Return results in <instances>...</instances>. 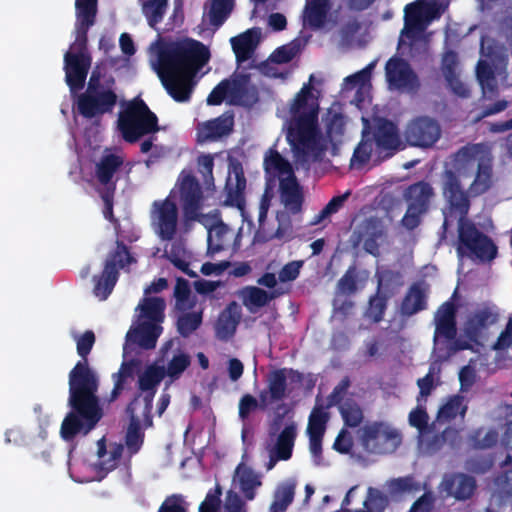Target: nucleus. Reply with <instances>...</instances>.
<instances>
[{
	"label": "nucleus",
	"instance_id": "obj_57",
	"mask_svg": "<svg viewBox=\"0 0 512 512\" xmlns=\"http://www.w3.org/2000/svg\"><path fill=\"white\" fill-rule=\"evenodd\" d=\"M302 266L303 261L300 260L287 263L279 272V281L285 283L295 280Z\"/></svg>",
	"mask_w": 512,
	"mask_h": 512
},
{
	"label": "nucleus",
	"instance_id": "obj_59",
	"mask_svg": "<svg viewBox=\"0 0 512 512\" xmlns=\"http://www.w3.org/2000/svg\"><path fill=\"white\" fill-rule=\"evenodd\" d=\"M213 156L212 155H201L198 158V167L200 173L205 178V183L208 187H211L213 185V176H212V170H213Z\"/></svg>",
	"mask_w": 512,
	"mask_h": 512
},
{
	"label": "nucleus",
	"instance_id": "obj_6",
	"mask_svg": "<svg viewBox=\"0 0 512 512\" xmlns=\"http://www.w3.org/2000/svg\"><path fill=\"white\" fill-rule=\"evenodd\" d=\"M167 287V281L159 278L145 289L144 298L136 308V321L132 324L126 336V345L137 344L142 348H153L162 332L160 326L164 319L165 302L157 296H150L158 293Z\"/></svg>",
	"mask_w": 512,
	"mask_h": 512
},
{
	"label": "nucleus",
	"instance_id": "obj_62",
	"mask_svg": "<svg viewBox=\"0 0 512 512\" xmlns=\"http://www.w3.org/2000/svg\"><path fill=\"white\" fill-rule=\"evenodd\" d=\"M393 490L405 491V492H416L422 489L420 483L416 482L413 477H405L394 480L391 483Z\"/></svg>",
	"mask_w": 512,
	"mask_h": 512
},
{
	"label": "nucleus",
	"instance_id": "obj_2",
	"mask_svg": "<svg viewBox=\"0 0 512 512\" xmlns=\"http://www.w3.org/2000/svg\"><path fill=\"white\" fill-rule=\"evenodd\" d=\"M320 91L314 86V75L291 99L289 104L279 107L277 115L283 120V129L298 167L308 169L319 161L327 149V141L318 136V113Z\"/></svg>",
	"mask_w": 512,
	"mask_h": 512
},
{
	"label": "nucleus",
	"instance_id": "obj_44",
	"mask_svg": "<svg viewBox=\"0 0 512 512\" xmlns=\"http://www.w3.org/2000/svg\"><path fill=\"white\" fill-rule=\"evenodd\" d=\"M405 196L408 206L426 210L432 196V190L426 183H417L407 189Z\"/></svg>",
	"mask_w": 512,
	"mask_h": 512
},
{
	"label": "nucleus",
	"instance_id": "obj_22",
	"mask_svg": "<svg viewBox=\"0 0 512 512\" xmlns=\"http://www.w3.org/2000/svg\"><path fill=\"white\" fill-rule=\"evenodd\" d=\"M340 19L339 5L335 0H307L303 24L313 29L331 30Z\"/></svg>",
	"mask_w": 512,
	"mask_h": 512
},
{
	"label": "nucleus",
	"instance_id": "obj_17",
	"mask_svg": "<svg viewBox=\"0 0 512 512\" xmlns=\"http://www.w3.org/2000/svg\"><path fill=\"white\" fill-rule=\"evenodd\" d=\"M116 102L117 95L112 87L100 84L93 72L86 92L78 98L77 107L84 117L98 118L111 112Z\"/></svg>",
	"mask_w": 512,
	"mask_h": 512
},
{
	"label": "nucleus",
	"instance_id": "obj_18",
	"mask_svg": "<svg viewBox=\"0 0 512 512\" xmlns=\"http://www.w3.org/2000/svg\"><path fill=\"white\" fill-rule=\"evenodd\" d=\"M198 221L207 229L208 255L213 256L220 251L234 249L240 245L242 228L237 231L230 228L220 219L217 211L202 215Z\"/></svg>",
	"mask_w": 512,
	"mask_h": 512
},
{
	"label": "nucleus",
	"instance_id": "obj_52",
	"mask_svg": "<svg viewBox=\"0 0 512 512\" xmlns=\"http://www.w3.org/2000/svg\"><path fill=\"white\" fill-rule=\"evenodd\" d=\"M387 505V499L377 489L369 488L364 507L358 512H383Z\"/></svg>",
	"mask_w": 512,
	"mask_h": 512
},
{
	"label": "nucleus",
	"instance_id": "obj_13",
	"mask_svg": "<svg viewBox=\"0 0 512 512\" xmlns=\"http://www.w3.org/2000/svg\"><path fill=\"white\" fill-rule=\"evenodd\" d=\"M264 167L269 178L278 179L280 198L284 207L292 213H297L301 208L303 194L291 165L278 152L270 150L265 155Z\"/></svg>",
	"mask_w": 512,
	"mask_h": 512
},
{
	"label": "nucleus",
	"instance_id": "obj_39",
	"mask_svg": "<svg viewBox=\"0 0 512 512\" xmlns=\"http://www.w3.org/2000/svg\"><path fill=\"white\" fill-rule=\"evenodd\" d=\"M442 72L455 94L459 96H466L468 94L466 85L458 78L457 56L455 53L448 51L443 55Z\"/></svg>",
	"mask_w": 512,
	"mask_h": 512
},
{
	"label": "nucleus",
	"instance_id": "obj_33",
	"mask_svg": "<svg viewBox=\"0 0 512 512\" xmlns=\"http://www.w3.org/2000/svg\"><path fill=\"white\" fill-rule=\"evenodd\" d=\"M271 195L268 191H266L261 199L259 206V215H258V231L256 233V238L259 240H268L273 237L282 238L289 228V221L286 218L284 213H278L276 218L278 225L277 227L273 224L270 225L266 222L267 212L270 207Z\"/></svg>",
	"mask_w": 512,
	"mask_h": 512
},
{
	"label": "nucleus",
	"instance_id": "obj_64",
	"mask_svg": "<svg viewBox=\"0 0 512 512\" xmlns=\"http://www.w3.org/2000/svg\"><path fill=\"white\" fill-rule=\"evenodd\" d=\"M512 344V319L506 325L505 330L498 337L497 342L493 348L495 350H504Z\"/></svg>",
	"mask_w": 512,
	"mask_h": 512
},
{
	"label": "nucleus",
	"instance_id": "obj_55",
	"mask_svg": "<svg viewBox=\"0 0 512 512\" xmlns=\"http://www.w3.org/2000/svg\"><path fill=\"white\" fill-rule=\"evenodd\" d=\"M220 496L221 490L218 486L210 490L200 505L199 512H220L222 508Z\"/></svg>",
	"mask_w": 512,
	"mask_h": 512
},
{
	"label": "nucleus",
	"instance_id": "obj_28",
	"mask_svg": "<svg viewBox=\"0 0 512 512\" xmlns=\"http://www.w3.org/2000/svg\"><path fill=\"white\" fill-rule=\"evenodd\" d=\"M268 390L262 391L259 395L260 405L266 408L271 402L283 399L287 393L291 392L294 384L301 382V376L297 372L289 369H280L272 371L268 375Z\"/></svg>",
	"mask_w": 512,
	"mask_h": 512
},
{
	"label": "nucleus",
	"instance_id": "obj_9",
	"mask_svg": "<svg viewBox=\"0 0 512 512\" xmlns=\"http://www.w3.org/2000/svg\"><path fill=\"white\" fill-rule=\"evenodd\" d=\"M122 451L120 444L102 438L97 441L94 452L81 461L69 463L70 477L79 483L101 481L117 467Z\"/></svg>",
	"mask_w": 512,
	"mask_h": 512
},
{
	"label": "nucleus",
	"instance_id": "obj_11",
	"mask_svg": "<svg viewBox=\"0 0 512 512\" xmlns=\"http://www.w3.org/2000/svg\"><path fill=\"white\" fill-rule=\"evenodd\" d=\"M160 379L154 369L147 371L140 379V395L128 407L131 422L126 435V447L130 455L139 451L143 443L140 431L142 425H151L150 409L153 400V385Z\"/></svg>",
	"mask_w": 512,
	"mask_h": 512
},
{
	"label": "nucleus",
	"instance_id": "obj_42",
	"mask_svg": "<svg viewBox=\"0 0 512 512\" xmlns=\"http://www.w3.org/2000/svg\"><path fill=\"white\" fill-rule=\"evenodd\" d=\"M296 482L287 480L279 484L274 493V500L270 506L271 512H283L294 498Z\"/></svg>",
	"mask_w": 512,
	"mask_h": 512
},
{
	"label": "nucleus",
	"instance_id": "obj_10",
	"mask_svg": "<svg viewBox=\"0 0 512 512\" xmlns=\"http://www.w3.org/2000/svg\"><path fill=\"white\" fill-rule=\"evenodd\" d=\"M445 5L436 0H417L405 7V25L399 39V50L424 47L427 39L425 30L445 10Z\"/></svg>",
	"mask_w": 512,
	"mask_h": 512
},
{
	"label": "nucleus",
	"instance_id": "obj_4",
	"mask_svg": "<svg viewBox=\"0 0 512 512\" xmlns=\"http://www.w3.org/2000/svg\"><path fill=\"white\" fill-rule=\"evenodd\" d=\"M74 339L83 360L69 374V405L73 410L64 418L60 430L61 437L66 441L78 434H87L102 416L96 396L98 377L86 360L95 342L94 333L86 331L80 336L75 335Z\"/></svg>",
	"mask_w": 512,
	"mask_h": 512
},
{
	"label": "nucleus",
	"instance_id": "obj_23",
	"mask_svg": "<svg viewBox=\"0 0 512 512\" xmlns=\"http://www.w3.org/2000/svg\"><path fill=\"white\" fill-rule=\"evenodd\" d=\"M296 436L297 425L293 421H288L278 435L270 434L265 443V452L269 457L265 464L267 471L272 470L278 461L291 458Z\"/></svg>",
	"mask_w": 512,
	"mask_h": 512
},
{
	"label": "nucleus",
	"instance_id": "obj_16",
	"mask_svg": "<svg viewBox=\"0 0 512 512\" xmlns=\"http://www.w3.org/2000/svg\"><path fill=\"white\" fill-rule=\"evenodd\" d=\"M150 224L154 233L163 241H171L175 238L182 240L183 232L187 233L189 225L179 227L178 208L170 198L156 200L150 209Z\"/></svg>",
	"mask_w": 512,
	"mask_h": 512
},
{
	"label": "nucleus",
	"instance_id": "obj_1",
	"mask_svg": "<svg viewBox=\"0 0 512 512\" xmlns=\"http://www.w3.org/2000/svg\"><path fill=\"white\" fill-rule=\"evenodd\" d=\"M492 185V158L489 148L484 144H471L461 148L454 156L451 167L444 176V196L450 204V218L459 216L458 254L462 257L466 251L480 260H491L496 255L495 245L481 235L473 225L464 221L469 203L464 189L470 195H480Z\"/></svg>",
	"mask_w": 512,
	"mask_h": 512
},
{
	"label": "nucleus",
	"instance_id": "obj_47",
	"mask_svg": "<svg viewBox=\"0 0 512 512\" xmlns=\"http://www.w3.org/2000/svg\"><path fill=\"white\" fill-rule=\"evenodd\" d=\"M142 5V11L146 16L148 23L154 27L162 20L165 13L167 0H139Z\"/></svg>",
	"mask_w": 512,
	"mask_h": 512
},
{
	"label": "nucleus",
	"instance_id": "obj_49",
	"mask_svg": "<svg viewBox=\"0 0 512 512\" xmlns=\"http://www.w3.org/2000/svg\"><path fill=\"white\" fill-rule=\"evenodd\" d=\"M233 5V0H212L207 17L212 25L219 26L227 18Z\"/></svg>",
	"mask_w": 512,
	"mask_h": 512
},
{
	"label": "nucleus",
	"instance_id": "obj_31",
	"mask_svg": "<svg viewBox=\"0 0 512 512\" xmlns=\"http://www.w3.org/2000/svg\"><path fill=\"white\" fill-rule=\"evenodd\" d=\"M386 79L390 89L412 91L418 86V80L409 64L401 58H391L385 67Z\"/></svg>",
	"mask_w": 512,
	"mask_h": 512
},
{
	"label": "nucleus",
	"instance_id": "obj_63",
	"mask_svg": "<svg viewBox=\"0 0 512 512\" xmlns=\"http://www.w3.org/2000/svg\"><path fill=\"white\" fill-rule=\"evenodd\" d=\"M476 379V372L471 364L463 367L459 372V381L461 385V391H468L474 384Z\"/></svg>",
	"mask_w": 512,
	"mask_h": 512
},
{
	"label": "nucleus",
	"instance_id": "obj_46",
	"mask_svg": "<svg viewBox=\"0 0 512 512\" xmlns=\"http://www.w3.org/2000/svg\"><path fill=\"white\" fill-rule=\"evenodd\" d=\"M428 415L425 410L418 406L409 414V424L419 431V447L422 451L429 452V448L425 446L428 437L427 431Z\"/></svg>",
	"mask_w": 512,
	"mask_h": 512
},
{
	"label": "nucleus",
	"instance_id": "obj_58",
	"mask_svg": "<svg viewBox=\"0 0 512 512\" xmlns=\"http://www.w3.org/2000/svg\"><path fill=\"white\" fill-rule=\"evenodd\" d=\"M132 375V367L129 364H122L118 373L113 375L114 389L112 391L111 399H115L120 391L123 389V384L128 377Z\"/></svg>",
	"mask_w": 512,
	"mask_h": 512
},
{
	"label": "nucleus",
	"instance_id": "obj_45",
	"mask_svg": "<svg viewBox=\"0 0 512 512\" xmlns=\"http://www.w3.org/2000/svg\"><path fill=\"white\" fill-rule=\"evenodd\" d=\"M369 275L366 271L357 272L355 269H349L339 280L338 288L340 292L350 294L362 288Z\"/></svg>",
	"mask_w": 512,
	"mask_h": 512
},
{
	"label": "nucleus",
	"instance_id": "obj_51",
	"mask_svg": "<svg viewBox=\"0 0 512 512\" xmlns=\"http://www.w3.org/2000/svg\"><path fill=\"white\" fill-rule=\"evenodd\" d=\"M342 418L347 426L355 427L363 419V414L359 406L352 401H345L339 406Z\"/></svg>",
	"mask_w": 512,
	"mask_h": 512
},
{
	"label": "nucleus",
	"instance_id": "obj_32",
	"mask_svg": "<svg viewBox=\"0 0 512 512\" xmlns=\"http://www.w3.org/2000/svg\"><path fill=\"white\" fill-rule=\"evenodd\" d=\"M376 62H371L365 68L358 71L357 73L350 75L344 79L343 90L352 91L355 90L356 94L353 99L355 105L360 109H365L370 104V90L371 83L370 78L373 69L375 68Z\"/></svg>",
	"mask_w": 512,
	"mask_h": 512
},
{
	"label": "nucleus",
	"instance_id": "obj_48",
	"mask_svg": "<svg viewBox=\"0 0 512 512\" xmlns=\"http://www.w3.org/2000/svg\"><path fill=\"white\" fill-rule=\"evenodd\" d=\"M242 297L245 306L252 312L266 305L272 298L266 291L258 287L244 289Z\"/></svg>",
	"mask_w": 512,
	"mask_h": 512
},
{
	"label": "nucleus",
	"instance_id": "obj_43",
	"mask_svg": "<svg viewBox=\"0 0 512 512\" xmlns=\"http://www.w3.org/2000/svg\"><path fill=\"white\" fill-rule=\"evenodd\" d=\"M239 320V313L236 305H231L228 309L223 311L219 316L217 322V336L221 339H228L231 337L237 327Z\"/></svg>",
	"mask_w": 512,
	"mask_h": 512
},
{
	"label": "nucleus",
	"instance_id": "obj_37",
	"mask_svg": "<svg viewBox=\"0 0 512 512\" xmlns=\"http://www.w3.org/2000/svg\"><path fill=\"white\" fill-rule=\"evenodd\" d=\"M475 489V481L473 478L463 474L446 476L441 485L440 492L447 493L456 499H466L470 497Z\"/></svg>",
	"mask_w": 512,
	"mask_h": 512
},
{
	"label": "nucleus",
	"instance_id": "obj_29",
	"mask_svg": "<svg viewBox=\"0 0 512 512\" xmlns=\"http://www.w3.org/2000/svg\"><path fill=\"white\" fill-rule=\"evenodd\" d=\"M246 188V179L244 177L243 168L238 162H230L228 176L226 179V200L225 204L231 207H235L239 214L241 221L248 222L251 225L248 215L245 211V197L244 191Z\"/></svg>",
	"mask_w": 512,
	"mask_h": 512
},
{
	"label": "nucleus",
	"instance_id": "obj_41",
	"mask_svg": "<svg viewBox=\"0 0 512 512\" xmlns=\"http://www.w3.org/2000/svg\"><path fill=\"white\" fill-rule=\"evenodd\" d=\"M427 288L423 284L412 286L402 303V311L404 314L412 315L426 306Z\"/></svg>",
	"mask_w": 512,
	"mask_h": 512
},
{
	"label": "nucleus",
	"instance_id": "obj_21",
	"mask_svg": "<svg viewBox=\"0 0 512 512\" xmlns=\"http://www.w3.org/2000/svg\"><path fill=\"white\" fill-rule=\"evenodd\" d=\"M224 100L231 104L249 105L255 101V90L250 86L246 76L224 80L212 90L207 102L210 105H218Z\"/></svg>",
	"mask_w": 512,
	"mask_h": 512
},
{
	"label": "nucleus",
	"instance_id": "obj_25",
	"mask_svg": "<svg viewBox=\"0 0 512 512\" xmlns=\"http://www.w3.org/2000/svg\"><path fill=\"white\" fill-rule=\"evenodd\" d=\"M133 261L125 246L118 244L115 254L107 259L102 275L94 279V294L100 300H105L116 284L117 267L125 268Z\"/></svg>",
	"mask_w": 512,
	"mask_h": 512
},
{
	"label": "nucleus",
	"instance_id": "obj_12",
	"mask_svg": "<svg viewBox=\"0 0 512 512\" xmlns=\"http://www.w3.org/2000/svg\"><path fill=\"white\" fill-rule=\"evenodd\" d=\"M213 190L207 186L206 191L202 192L197 180L189 171H182L173 189L170 191L168 198L176 203L178 201L182 205L185 227L188 222L199 220L203 213V209L209 206L210 200L213 199Z\"/></svg>",
	"mask_w": 512,
	"mask_h": 512
},
{
	"label": "nucleus",
	"instance_id": "obj_30",
	"mask_svg": "<svg viewBox=\"0 0 512 512\" xmlns=\"http://www.w3.org/2000/svg\"><path fill=\"white\" fill-rule=\"evenodd\" d=\"M405 136L413 146L429 147L439 139L440 127L429 117H419L407 126Z\"/></svg>",
	"mask_w": 512,
	"mask_h": 512
},
{
	"label": "nucleus",
	"instance_id": "obj_60",
	"mask_svg": "<svg viewBox=\"0 0 512 512\" xmlns=\"http://www.w3.org/2000/svg\"><path fill=\"white\" fill-rule=\"evenodd\" d=\"M225 512H247V507L241 497L234 491H228L225 503Z\"/></svg>",
	"mask_w": 512,
	"mask_h": 512
},
{
	"label": "nucleus",
	"instance_id": "obj_15",
	"mask_svg": "<svg viewBox=\"0 0 512 512\" xmlns=\"http://www.w3.org/2000/svg\"><path fill=\"white\" fill-rule=\"evenodd\" d=\"M506 64L507 56L502 47L483 38L476 75L484 95L494 93L498 87V79H505Z\"/></svg>",
	"mask_w": 512,
	"mask_h": 512
},
{
	"label": "nucleus",
	"instance_id": "obj_50",
	"mask_svg": "<svg viewBox=\"0 0 512 512\" xmlns=\"http://www.w3.org/2000/svg\"><path fill=\"white\" fill-rule=\"evenodd\" d=\"M368 238L364 240V249L373 255L378 254V248L380 243L383 242L384 236L382 229H380L376 221H369L367 224Z\"/></svg>",
	"mask_w": 512,
	"mask_h": 512
},
{
	"label": "nucleus",
	"instance_id": "obj_24",
	"mask_svg": "<svg viewBox=\"0 0 512 512\" xmlns=\"http://www.w3.org/2000/svg\"><path fill=\"white\" fill-rule=\"evenodd\" d=\"M322 123L325 129V136L318 131V136L327 141L328 151L331 149L335 154L338 146L344 141L345 136L350 129V121L344 115L342 106L339 103H333L322 117Z\"/></svg>",
	"mask_w": 512,
	"mask_h": 512
},
{
	"label": "nucleus",
	"instance_id": "obj_61",
	"mask_svg": "<svg viewBox=\"0 0 512 512\" xmlns=\"http://www.w3.org/2000/svg\"><path fill=\"white\" fill-rule=\"evenodd\" d=\"M158 512H187V503L181 496L167 498Z\"/></svg>",
	"mask_w": 512,
	"mask_h": 512
},
{
	"label": "nucleus",
	"instance_id": "obj_34",
	"mask_svg": "<svg viewBox=\"0 0 512 512\" xmlns=\"http://www.w3.org/2000/svg\"><path fill=\"white\" fill-rule=\"evenodd\" d=\"M233 117L229 114L213 120L199 123L197 126V140L199 142L216 141L227 136L232 131Z\"/></svg>",
	"mask_w": 512,
	"mask_h": 512
},
{
	"label": "nucleus",
	"instance_id": "obj_19",
	"mask_svg": "<svg viewBox=\"0 0 512 512\" xmlns=\"http://www.w3.org/2000/svg\"><path fill=\"white\" fill-rule=\"evenodd\" d=\"M363 448L371 453H390L401 443V435L397 429L387 423H372L360 431Z\"/></svg>",
	"mask_w": 512,
	"mask_h": 512
},
{
	"label": "nucleus",
	"instance_id": "obj_20",
	"mask_svg": "<svg viewBox=\"0 0 512 512\" xmlns=\"http://www.w3.org/2000/svg\"><path fill=\"white\" fill-rule=\"evenodd\" d=\"M123 164V157L119 152L105 150L96 166V177L103 186L100 191L104 202L103 214L108 220H112V195L115 188L114 176Z\"/></svg>",
	"mask_w": 512,
	"mask_h": 512
},
{
	"label": "nucleus",
	"instance_id": "obj_5",
	"mask_svg": "<svg viewBox=\"0 0 512 512\" xmlns=\"http://www.w3.org/2000/svg\"><path fill=\"white\" fill-rule=\"evenodd\" d=\"M98 0H76V37L64 55L66 82L72 92L83 87L91 64L86 50V34L94 24Z\"/></svg>",
	"mask_w": 512,
	"mask_h": 512
},
{
	"label": "nucleus",
	"instance_id": "obj_14",
	"mask_svg": "<svg viewBox=\"0 0 512 512\" xmlns=\"http://www.w3.org/2000/svg\"><path fill=\"white\" fill-rule=\"evenodd\" d=\"M117 128L125 141L135 142L158 130L157 117L142 100L134 99L119 113Z\"/></svg>",
	"mask_w": 512,
	"mask_h": 512
},
{
	"label": "nucleus",
	"instance_id": "obj_8",
	"mask_svg": "<svg viewBox=\"0 0 512 512\" xmlns=\"http://www.w3.org/2000/svg\"><path fill=\"white\" fill-rule=\"evenodd\" d=\"M363 131L362 140L354 149L350 160L352 169H362L369 163L373 151L379 157H386L397 150L400 145V138L395 125L382 118H373L370 126L369 119L362 115Z\"/></svg>",
	"mask_w": 512,
	"mask_h": 512
},
{
	"label": "nucleus",
	"instance_id": "obj_3",
	"mask_svg": "<svg viewBox=\"0 0 512 512\" xmlns=\"http://www.w3.org/2000/svg\"><path fill=\"white\" fill-rule=\"evenodd\" d=\"M208 49L200 42L184 39L150 45L149 61L169 95L178 102L190 98L193 78L209 60Z\"/></svg>",
	"mask_w": 512,
	"mask_h": 512
},
{
	"label": "nucleus",
	"instance_id": "obj_27",
	"mask_svg": "<svg viewBox=\"0 0 512 512\" xmlns=\"http://www.w3.org/2000/svg\"><path fill=\"white\" fill-rule=\"evenodd\" d=\"M329 419L327 409L320 404L313 408L307 426V435L309 437V451L312 462L315 466H327L329 463L322 456V438L326 430V424Z\"/></svg>",
	"mask_w": 512,
	"mask_h": 512
},
{
	"label": "nucleus",
	"instance_id": "obj_36",
	"mask_svg": "<svg viewBox=\"0 0 512 512\" xmlns=\"http://www.w3.org/2000/svg\"><path fill=\"white\" fill-rule=\"evenodd\" d=\"M496 321V314L487 307L478 308L472 311L465 324L464 333L471 340H477L483 331Z\"/></svg>",
	"mask_w": 512,
	"mask_h": 512
},
{
	"label": "nucleus",
	"instance_id": "obj_7",
	"mask_svg": "<svg viewBox=\"0 0 512 512\" xmlns=\"http://www.w3.org/2000/svg\"><path fill=\"white\" fill-rule=\"evenodd\" d=\"M435 333L433 357L435 363L430 367L429 373L418 380L421 396H428L438 378L439 367L437 362L448 359L453 353L460 349H466L468 344H461L455 339V307L451 302L444 303L435 314Z\"/></svg>",
	"mask_w": 512,
	"mask_h": 512
},
{
	"label": "nucleus",
	"instance_id": "obj_35",
	"mask_svg": "<svg viewBox=\"0 0 512 512\" xmlns=\"http://www.w3.org/2000/svg\"><path fill=\"white\" fill-rule=\"evenodd\" d=\"M262 474L241 462L235 469L233 483L244 497L251 501L256 496V490L262 485Z\"/></svg>",
	"mask_w": 512,
	"mask_h": 512
},
{
	"label": "nucleus",
	"instance_id": "obj_56",
	"mask_svg": "<svg viewBox=\"0 0 512 512\" xmlns=\"http://www.w3.org/2000/svg\"><path fill=\"white\" fill-rule=\"evenodd\" d=\"M297 53V47L294 43L278 48L270 57L271 63H286L289 62Z\"/></svg>",
	"mask_w": 512,
	"mask_h": 512
},
{
	"label": "nucleus",
	"instance_id": "obj_38",
	"mask_svg": "<svg viewBox=\"0 0 512 512\" xmlns=\"http://www.w3.org/2000/svg\"><path fill=\"white\" fill-rule=\"evenodd\" d=\"M261 38V30L258 28L249 29L243 34L231 38L233 51L238 61L249 59L257 47Z\"/></svg>",
	"mask_w": 512,
	"mask_h": 512
},
{
	"label": "nucleus",
	"instance_id": "obj_54",
	"mask_svg": "<svg viewBox=\"0 0 512 512\" xmlns=\"http://www.w3.org/2000/svg\"><path fill=\"white\" fill-rule=\"evenodd\" d=\"M201 320L200 312L184 314L178 319V330L183 336H187L199 327Z\"/></svg>",
	"mask_w": 512,
	"mask_h": 512
},
{
	"label": "nucleus",
	"instance_id": "obj_26",
	"mask_svg": "<svg viewBox=\"0 0 512 512\" xmlns=\"http://www.w3.org/2000/svg\"><path fill=\"white\" fill-rule=\"evenodd\" d=\"M175 344L174 340H170L163 347V356L165 358V366H159L158 364H153L148 366L140 375L139 379L150 369H154L158 374H160V379L153 385V396L156 393L157 386L163 377H168L171 381L178 379L183 372L189 367L191 363V359L189 355L183 351H171L169 349L172 348ZM140 384V380H138Z\"/></svg>",
	"mask_w": 512,
	"mask_h": 512
},
{
	"label": "nucleus",
	"instance_id": "obj_40",
	"mask_svg": "<svg viewBox=\"0 0 512 512\" xmlns=\"http://www.w3.org/2000/svg\"><path fill=\"white\" fill-rule=\"evenodd\" d=\"M467 411V404L463 396L455 395L450 397L439 409L437 422L446 423L457 416L463 419Z\"/></svg>",
	"mask_w": 512,
	"mask_h": 512
},
{
	"label": "nucleus",
	"instance_id": "obj_53",
	"mask_svg": "<svg viewBox=\"0 0 512 512\" xmlns=\"http://www.w3.org/2000/svg\"><path fill=\"white\" fill-rule=\"evenodd\" d=\"M174 294L177 309L186 310L192 306V300L190 299L191 290L189 283L186 280H177Z\"/></svg>",
	"mask_w": 512,
	"mask_h": 512
}]
</instances>
